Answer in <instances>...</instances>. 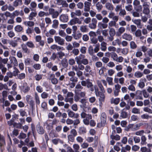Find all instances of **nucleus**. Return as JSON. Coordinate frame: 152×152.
<instances>
[{"instance_id":"nucleus-1","label":"nucleus","mask_w":152,"mask_h":152,"mask_svg":"<svg viewBox=\"0 0 152 152\" xmlns=\"http://www.w3.org/2000/svg\"><path fill=\"white\" fill-rule=\"evenodd\" d=\"M95 92L97 96L99 97V101L100 102H104L105 100V96L104 93L105 92L99 91L98 88L97 86H95Z\"/></svg>"},{"instance_id":"nucleus-2","label":"nucleus","mask_w":152,"mask_h":152,"mask_svg":"<svg viewBox=\"0 0 152 152\" xmlns=\"http://www.w3.org/2000/svg\"><path fill=\"white\" fill-rule=\"evenodd\" d=\"M31 96L30 95H27L26 96V100L27 102L29 104L30 106L32 108H33L35 106L34 102V100L31 99L30 100Z\"/></svg>"},{"instance_id":"nucleus-3","label":"nucleus","mask_w":152,"mask_h":152,"mask_svg":"<svg viewBox=\"0 0 152 152\" xmlns=\"http://www.w3.org/2000/svg\"><path fill=\"white\" fill-rule=\"evenodd\" d=\"M54 39L56 42L58 43L60 45H63L64 43V39L61 38L60 37L55 36Z\"/></svg>"},{"instance_id":"nucleus-4","label":"nucleus","mask_w":152,"mask_h":152,"mask_svg":"<svg viewBox=\"0 0 152 152\" xmlns=\"http://www.w3.org/2000/svg\"><path fill=\"white\" fill-rule=\"evenodd\" d=\"M109 34L110 37H109V40L110 41H112L113 39L114 36L115 34V31L114 28H109Z\"/></svg>"},{"instance_id":"nucleus-5","label":"nucleus","mask_w":152,"mask_h":152,"mask_svg":"<svg viewBox=\"0 0 152 152\" xmlns=\"http://www.w3.org/2000/svg\"><path fill=\"white\" fill-rule=\"evenodd\" d=\"M77 23L79 24H80L81 23V21L79 20L78 18H74L70 20L69 22L68 23V24L71 25H72Z\"/></svg>"},{"instance_id":"nucleus-6","label":"nucleus","mask_w":152,"mask_h":152,"mask_svg":"<svg viewBox=\"0 0 152 152\" xmlns=\"http://www.w3.org/2000/svg\"><path fill=\"white\" fill-rule=\"evenodd\" d=\"M143 13L148 15L150 13V10L149 5L145 3H144L143 5Z\"/></svg>"},{"instance_id":"nucleus-7","label":"nucleus","mask_w":152,"mask_h":152,"mask_svg":"<svg viewBox=\"0 0 152 152\" xmlns=\"http://www.w3.org/2000/svg\"><path fill=\"white\" fill-rule=\"evenodd\" d=\"M148 148L146 147H142L140 148L141 151L145 152L146 150H148L147 152H151V147H152V144L149 143L147 145Z\"/></svg>"},{"instance_id":"nucleus-8","label":"nucleus","mask_w":152,"mask_h":152,"mask_svg":"<svg viewBox=\"0 0 152 152\" xmlns=\"http://www.w3.org/2000/svg\"><path fill=\"white\" fill-rule=\"evenodd\" d=\"M60 20L63 22H66L68 20V16L67 14H62L59 17Z\"/></svg>"},{"instance_id":"nucleus-9","label":"nucleus","mask_w":152,"mask_h":152,"mask_svg":"<svg viewBox=\"0 0 152 152\" xmlns=\"http://www.w3.org/2000/svg\"><path fill=\"white\" fill-rule=\"evenodd\" d=\"M85 57L84 55L80 54L78 56H76L75 59L77 64H80L81 61Z\"/></svg>"},{"instance_id":"nucleus-10","label":"nucleus","mask_w":152,"mask_h":152,"mask_svg":"<svg viewBox=\"0 0 152 152\" xmlns=\"http://www.w3.org/2000/svg\"><path fill=\"white\" fill-rule=\"evenodd\" d=\"M91 5L90 2L86 1L84 3V11L85 12H89L90 10V7Z\"/></svg>"},{"instance_id":"nucleus-11","label":"nucleus","mask_w":152,"mask_h":152,"mask_svg":"<svg viewBox=\"0 0 152 152\" xmlns=\"http://www.w3.org/2000/svg\"><path fill=\"white\" fill-rule=\"evenodd\" d=\"M87 132V130L86 127L84 126H81L79 128L78 132L80 134H83Z\"/></svg>"},{"instance_id":"nucleus-12","label":"nucleus","mask_w":152,"mask_h":152,"mask_svg":"<svg viewBox=\"0 0 152 152\" xmlns=\"http://www.w3.org/2000/svg\"><path fill=\"white\" fill-rule=\"evenodd\" d=\"M8 61V58L3 59L1 57H0V68L3 66L4 65L2 63L4 64H6L7 63Z\"/></svg>"},{"instance_id":"nucleus-13","label":"nucleus","mask_w":152,"mask_h":152,"mask_svg":"<svg viewBox=\"0 0 152 152\" xmlns=\"http://www.w3.org/2000/svg\"><path fill=\"white\" fill-rule=\"evenodd\" d=\"M101 122L102 124H105L107 120V115L105 113H102L101 117Z\"/></svg>"},{"instance_id":"nucleus-14","label":"nucleus","mask_w":152,"mask_h":152,"mask_svg":"<svg viewBox=\"0 0 152 152\" xmlns=\"http://www.w3.org/2000/svg\"><path fill=\"white\" fill-rule=\"evenodd\" d=\"M125 29L124 27H121L118 29V31L116 33V36H120L125 31Z\"/></svg>"},{"instance_id":"nucleus-15","label":"nucleus","mask_w":152,"mask_h":152,"mask_svg":"<svg viewBox=\"0 0 152 152\" xmlns=\"http://www.w3.org/2000/svg\"><path fill=\"white\" fill-rule=\"evenodd\" d=\"M10 61L11 63H13L15 66L18 65V62L16 58L14 56H12L10 58Z\"/></svg>"},{"instance_id":"nucleus-16","label":"nucleus","mask_w":152,"mask_h":152,"mask_svg":"<svg viewBox=\"0 0 152 152\" xmlns=\"http://www.w3.org/2000/svg\"><path fill=\"white\" fill-rule=\"evenodd\" d=\"M122 38L124 39L129 41H130L132 39L131 35L127 33H124L122 36Z\"/></svg>"},{"instance_id":"nucleus-17","label":"nucleus","mask_w":152,"mask_h":152,"mask_svg":"<svg viewBox=\"0 0 152 152\" xmlns=\"http://www.w3.org/2000/svg\"><path fill=\"white\" fill-rule=\"evenodd\" d=\"M5 141L4 137L0 134V147L5 145Z\"/></svg>"},{"instance_id":"nucleus-18","label":"nucleus","mask_w":152,"mask_h":152,"mask_svg":"<svg viewBox=\"0 0 152 152\" xmlns=\"http://www.w3.org/2000/svg\"><path fill=\"white\" fill-rule=\"evenodd\" d=\"M61 64L62 66L66 68L68 66V64L67 60L66 58H64L61 61Z\"/></svg>"},{"instance_id":"nucleus-19","label":"nucleus","mask_w":152,"mask_h":152,"mask_svg":"<svg viewBox=\"0 0 152 152\" xmlns=\"http://www.w3.org/2000/svg\"><path fill=\"white\" fill-rule=\"evenodd\" d=\"M21 47L23 51L25 53H28L30 52L28 49L27 48L26 45L23 44L21 45Z\"/></svg>"},{"instance_id":"nucleus-20","label":"nucleus","mask_w":152,"mask_h":152,"mask_svg":"<svg viewBox=\"0 0 152 152\" xmlns=\"http://www.w3.org/2000/svg\"><path fill=\"white\" fill-rule=\"evenodd\" d=\"M105 6L106 8L108 10L112 11L113 10V5L110 3H107L105 4Z\"/></svg>"},{"instance_id":"nucleus-21","label":"nucleus","mask_w":152,"mask_h":152,"mask_svg":"<svg viewBox=\"0 0 152 152\" xmlns=\"http://www.w3.org/2000/svg\"><path fill=\"white\" fill-rule=\"evenodd\" d=\"M37 131L40 134H43L45 132V131L43 127L41 126H39L37 127Z\"/></svg>"},{"instance_id":"nucleus-22","label":"nucleus","mask_w":152,"mask_h":152,"mask_svg":"<svg viewBox=\"0 0 152 152\" xmlns=\"http://www.w3.org/2000/svg\"><path fill=\"white\" fill-rule=\"evenodd\" d=\"M22 4V0H15L13 2V6L15 7H17L19 5H21Z\"/></svg>"},{"instance_id":"nucleus-23","label":"nucleus","mask_w":152,"mask_h":152,"mask_svg":"<svg viewBox=\"0 0 152 152\" xmlns=\"http://www.w3.org/2000/svg\"><path fill=\"white\" fill-rule=\"evenodd\" d=\"M98 27L101 28H105L107 27L108 25L107 23H102V22H99L98 24Z\"/></svg>"},{"instance_id":"nucleus-24","label":"nucleus","mask_w":152,"mask_h":152,"mask_svg":"<svg viewBox=\"0 0 152 152\" xmlns=\"http://www.w3.org/2000/svg\"><path fill=\"white\" fill-rule=\"evenodd\" d=\"M37 13L36 12H31L28 17L29 19L30 20H32L33 19V17H36Z\"/></svg>"},{"instance_id":"nucleus-25","label":"nucleus","mask_w":152,"mask_h":152,"mask_svg":"<svg viewBox=\"0 0 152 152\" xmlns=\"http://www.w3.org/2000/svg\"><path fill=\"white\" fill-rule=\"evenodd\" d=\"M22 124L21 123H18L14 122L13 124V127L15 128L19 129H21L22 128Z\"/></svg>"},{"instance_id":"nucleus-26","label":"nucleus","mask_w":152,"mask_h":152,"mask_svg":"<svg viewBox=\"0 0 152 152\" xmlns=\"http://www.w3.org/2000/svg\"><path fill=\"white\" fill-rule=\"evenodd\" d=\"M134 23L137 25L138 28H142V25H141L140 20H134Z\"/></svg>"},{"instance_id":"nucleus-27","label":"nucleus","mask_w":152,"mask_h":152,"mask_svg":"<svg viewBox=\"0 0 152 152\" xmlns=\"http://www.w3.org/2000/svg\"><path fill=\"white\" fill-rule=\"evenodd\" d=\"M73 14H74L75 15H77L78 16H80L81 15V12L80 10H76L75 11V12H72L71 13V16L72 18L73 17Z\"/></svg>"},{"instance_id":"nucleus-28","label":"nucleus","mask_w":152,"mask_h":152,"mask_svg":"<svg viewBox=\"0 0 152 152\" xmlns=\"http://www.w3.org/2000/svg\"><path fill=\"white\" fill-rule=\"evenodd\" d=\"M127 113L126 112L124 111L123 110L121 112L120 117L122 118H126L127 117Z\"/></svg>"},{"instance_id":"nucleus-29","label":"nucleus","mask_w":152,"mask_h":152,"mask_svg":"<svg viewBox=\"0 0 152 152\" xmlns=\"http://www.w3.org/2000/svg\"><path fill=\"white\" fill-rule=\"evenodd\" d=\"M15 29L16 31L19 32L22 30L23 28L20 25H18L15 27Z\"/></svg>"},{"instance_id":"nucleus-30","label":"nucleus","mask_w":152,"mask_h":152,"mask_svg":"<svg viewBox=\"0 0 152 152\" xmlns=\"http://www.w3.org/2000/svg\"><path fill=\"white\" fill-rule=\"evenodd\" d=\"M111 57L114 61H117L118 57L117 55L115 52H112L111 53Z\"/></svg>"},{"instance_id":"nucleus-31","label":"nucleus","mask_w":152,"mask_h":152,"mask_svg":"<svg viewBox=\"0 0 152 152\" xmlns=\"http://www.w3.org/2000/svg\"><path fill=\"white\" fill-rule=\"evenodd\" d=\"M43 76L42 74H37L35 76L34 78L36 81H39L42 79Z\"/></svg>"},{"instance_id":"nucleus-32","label":"nucleus","mask_w":152,"mask_h":152,"mask_svg":"<svg viewBox=\"0 0 152 152\" xmlns=\"http://www.w3.org/2000/svg\"><path fill=\"white\" fill-rule=\"evenodd\" d=\"M49 135L50 138H53L56 137L55 132V131L53 129L51 130L49 134Z\"/></svg>"},{"instance_id":"nucleus-33","label":"nucleus","mask_w":152,"mask_h":152,"mask_svg":"<svg viewBox=\"0 0 152 152\" xmlns=\"http://www.w3.org/2000/svg\"><path fill=\"white\" fill-rule=\"evenodd\" d=\"M68 142H74L75 140V136H72V134H69L67 136Z\"/></svg>"},{"instance_id":"nucleus-34","label":"nucleus","mask_w":152,"mask_h":152,"mask_svg":"<svg viewBox=\"0 0 152 152\" xmlns=\"http://www.w3.org/2000/svg\"><path fill=\"white\" fill-rule=\"evenodd\" d=\"M35 99L36 104H39L40 103L39 99L37 93H35Z\"/></svg>"},{"instance_id":"nucleus-35","label":"nucleus","mask_w":152,"mask_h":152,"mask_svg":"<svg viewBox=\"0 0 152 152\" xmlns=\"http://www.w3.org/2000/svg\"><path fill=\"white\" fill-rule=\"evenodd\" d=\"M130 46L131 48L133 49H135L137 47V45L135 42L133 41L130 42Z\"/></svg>"},{"instance_id":"nucleus-36","label":"nucleus","mask_w":152,"mask_h":152,"mask_svg":"<svg viewBox=\"0 0 152 152\" xmlns=\"http://www.w3.org/2000/svg\"><path fill=\"white\" fill-rule=\"evenodd\" d=\"M64 101L66 102H69L71 104H72L73 103V99L72 97L68 98L66 97L64 99Z\"/></svg>"},{"instance_id":"nucleus-37","label":"nucleus","mask_w":152,"mask_h":152,"mask_svg":"<svg viewBox=\"0 0 152 152\" xmlns=\"http://www.w3.org/2000/svg\"><path fill=\"white\" fill-rule=\"evenodd\" d=\"M82 34L80 33H78L77 34H76V33L73 34H72L74 38L76 39H79L81 38L82 37Z\"/></svg>"},{"instance_id":"nucleus-38","label":"nucleus","mask_w":152,"mask_h":152,"mask_svg":"<svg viewBox=\"0 0 152 152\" xmlns=\"http://www.w3.org/2000/svg\"><path fill=\"white\" fill-rule=\"evenodd\" d=\"M58 20H53V24L52 25V27L54 28H56L58 26Z\"/></svg>"},{"instance_id":"nucleus-39","label":"nucleus","mask_w":152,"mask_h":152,"mask_svg":"<svg viewBox=\"0 0 152 152\" xmlns=\"http://www.w3.org/2000/svg\"><path fill=\"white\" fill-rule=\"evenodd\" d=\"M97 84L99 88L100 89V92H105L104 87L102 85L101 83L100 82H98L97 83Z\"/></svg>"},{"instance_id":"nucleus-40","label":"nucleus","mask_w":152,"mask_h":152,"mask_svg":"<svg viewBox=\"0 0 152 152\" xmlns=\"http://www.w3.org/2000/svg\"><path fill=\"white\" fill-rule=\"evenodd\" d=\"M101 49L102 51H105L107 49L106 43L104 42H102L101 44Z\"/></svg>"},{"instance_id":"nucleus-41","label":"nucleus","mask_w":152,"mask_h":152,"mask_svg":"<svg viewBox=\"0 0 152 152\" xmlns=\"http://www.w3.org/2000/svg\"><path fill=\"white\" fill-rule=\"evenodd\" d=\"M134 124H130L126 127L125 129V131H129L130 129H133Z\"/></svg>"},{"instance_id":"nucleus-42","label":"nucleus","mask_w":152,"mask_h":152,"mask_svg":"<svg viewBox=\"0 0 152 152\" xmlns=\"http://www.w3.org/2000/svg\"><path fill=\"white\" fill-rule=\"evenodd\" d=\"M67 112H68V115L69 117L71 118L74 117L75 115V113L74 112L69 110H67Z\"/></svg>"},{"instance_id":"nucleus-43","label":"nucleus","mask_w":152,"mask_h":152,"mask_svg":"<svg viewBox=\"0 0 152 152\" xmlns=\"http://www.w3.org/2000/svg\"><path fill=\"white\" fill-rule=\"evenodd\" d=\"M120 101V99L119 98H116L115 99H113V101H111L112 103H113L117 105L119 102Z\"/></svg>"},{"instance_id":"nucleus-44","label":"nucleus","mask_w":152,"mask_h":152,"mask_svg":"<svg viewBox=\"0 0 152 152\" xmlns=\"http://www.w3.org/2000/svg\"><path fill=\"white\" fill-rule=\"evenodd\" d=\"M141 144L142 145H145L146 144V138L145 136H142L141 137Z\"/></svg>"},{"instance_id":"nucleus-45","label":"nucleus","mask_w":152,"mask_h":152,"mask_svg":"<svg viewBox=\"0 0 152 152\" xmlns=\"http://www.w3.org/2000/svg\"><path fill=\"white\" fill-rule=\"evenodd\" d=\"M143 74L140 72H136L134 74V76L137 78H140L143 76Z\"/></svg>"},{"instance_id":"nucleus-46","label":"nucleus","mask_w":152,"mask_h":152,"mask_svg":"<svg viewBox=\"0 0 152 152\" xmlns=\"http://www.w3.org/2000/svg\"><path fill=\"white\" fill-rule=\"evenodd\" d=\"M26 45L30 48H33L34 47V44L31 41L28 42L26 43Z\"/></svg>"},{"instance_id":"nucleus-47","label":"nucleus","mask_w":152,"mask_h":152,"mask_svg":"<svg viewBox=\"0 0 152 152\" xmlns=\"http://www.w3.org/2000/svg\"><path fill=\"white\" fill-rule=\"evenodd\" d=\"M33 67L36 70H38L40 69L41 65L39 64H36L34 65Z\"/></svg>"},{"instance_id":"nucleus-48","label":"nucleus","mask_w":152,"mask_h":152,"mask_svg":"<svg viewBox=\"0 0 152 152\" xmlns=\"http://www.w3.org/2000/svg\"><path fill=\"white\" fill-rule=\"evenodd\" d=\"M132 112L135 114H140V110L136 107H134L133 108Z\"/></svg>"},{"instance_id":"nucleus-49","label":"nucleus","mask_w":152,"mask_h":152,"mask_svg":"<svg viewBox=\"0 0 152 152\" xmlns=\"http://www.w3.org/2000/svg\"><path fill=\"white\" fill-rule=\"evenodd\" d=\"M73 148L76 152H79L78 150L80 148L79 145L77 144H75L73 145Z\"/></svg>"},{"instance_id":"nucleus-50","label":"nucleus","mask_w":152,"mask_h":152,"mask_svg":"<svg viewBox=\"0 0 152 152\" xmlns=\"http://www.w3.org/2000/svg\"><path fill=\"white\" fill-rule=\"evenodd\" d=\"M96 9L97 10L99 11L102 8V4H101V3L99 2H98L96 4Z\"/></svg>"},{"instance_id":"nucleus-51","label":"nucleus","mask_w":152,"mask_h":152,"mask_svg":"<svg viewBox=\"0 0 152 152\" xmlns=\"http://www.w3.org/2000/svg\"><path fill=\"white\" fill-rule=\"evenodd\" d=\"M88 53L90 55H92L94 54L93 49L91 45L88 48Z\"/></svg>"},{"instance_id":"nucleus-52","label":"nucleus","mask_w":152,"mask_h":152,"mask_svg":"<svg viewBox=\"0 0 152 152\" xmlns=\"http://www.w3.org/2000/svg\"><path fill=\"white\" fill-rule=\"evenodd\" d=\"M49 80H50L51 83L53 84L56 85L58 83V80L56 78L49 79Z\"/></svg>"},{"instance_id":"nucleus-53","label":"nucleus","mask_w":152,"mask_h":152,"mask_svg":"<svg viewBox=\"0 0 152 152\" xmlns=\"http://www.w3.org/2000/svg\"><path fill=\"white\" fill-rule=\"evenodd\" d=\"M116 23L113 21H111L109 23V28H110V27L113 26H115Z\"/></svg>"},{"instance_id":"nucleus-54","label":"nucleus","mask_w":152,"mask_h":152,"mask_svg":"<svg viewBox=\"0 0 152 152\" xmlns=\"http://www.w3.org/2000/svg\"><path fill=\"white\" fill-rule=\"evenodd\" d=\"M14 69H15V71H13L14 76H15L18 75V74L20 73V71L15 66L14 67Z\"/></svg>"},{"instance_id":"nucleus-55","label":"nucleus","mask_w":152,"mask_h":152,"mask_svg":"<svg viewBox=\"0 0 152 152\" xmlns=\"http://www.w3.org/2000/svg\"><path fill=\"white\" fill-rule=\"evenodd\" d=\"M47 126L46 127V129L48 130H50L53 128V126L51 123L48 124H47Z\"/></svg>"},{"instance_id":"nucleus-56","label":"nucleus","mask_w":152,"mask_h":152,"mask_svg":"<svg viewBox=\"0 0 152 152\" xmlns=\"http://www.w3.org/2000/svg\"><path fill=\"white\" fill-rule=\"evenodd\" d=\"M75 56L78 55L79 53V51L78 49L74 48L72 52Z\"/></svg>"},{"instance_id":"nucleus-57","label":"nucleus","mask_w":152,"mask_h":152,"mask_svg":"<svg viewBox=\"0 0 152 152\" xmlns=\"http://www.w3.org/2000/svg\"><path fill=\"white\" fill-rule=\"evenodd\" d=\"M135 35L137 37H140L141 35V31L139 29H138L135 32Z\"/></svg>"},{"instance_id":"nucleus-58","label":"nucleus","mask_w":152,"mask_h":152,"mask_svg":"<svg viewBox=\"0 0 152 152\" xmlns=\"http://www.w3.org/2000/svg\"><path fill=\"white\" fill-rule=\"evenodd\" d=\"M86 86L88 88H91L93 86L92 83L90 81L89 79L87 80V83Z\"/></svg>"},{"instance_id":"nucleus-59","label":"nucleus","mask_w":152,"mask_h":152,"mask_svg":"<svg viewBox=\"0 0 152 152\" xmlns=\"http://www.w3.org/2000/svg\"><path fill=\"white\" fill-rule=\"evenodd\" d=\"M69 80L70 81L74 83L78 81L77 78L75 76L70 77Z\"/></svg>"},{"instance_id":"nucleus-60","label":"nucleus","mask_w":152,"mask_h":152,"mask_svg":"<svg viewBox=\"0 0 152 152\" xmlns=\"http://www.w3.org/2000/svg\"><path fill=\"white\" fill-rule=\"evenodd\" d=\"M25 77V74L24 73H21L19 74L18 76V78L22 80L24 79Z\"/></svg>"},{"instance_id":"nucleus-61","label":"nucleus","mask_w":152,"mask_h":152,"mask_svg":"<svg viewBox=\"0 0 152 152\" xmlns=\"http://www.w3.org/2000/svg\"><path fill=\"white\" fill-rule=\"evenodd\" d=\"M56 54L58 55V58L60 59H62L63 56H64V53L61 51L57 52Z\"/></svg>"},{"instance_id":"nucleus-62","label":"nucleus","mask_w":152,"mask_h":152,"mask_svg":"<svg viewBox=\"0 0 152 152\" xmlns=\"http://www.w3.org/2000/svg\"><path fill=\"white\" fill-rule=\"evenodd\" d=\"M70 133L72 136L75 137L77 134V132L75 129H72L70 131Z\"/></svg>"},{"instance_id":"nucleus-63","label":"nucleus","mask_w":152,"mask_h":152,"mask_svg":"<svg viewBox=\"0 0 152 152\" xmlns=\"http://www.w3.org/2000/svg\"><path fill=\"white\" fill-rule=\"evenodd\" d=\"M143 110L146 112H148L149 113L152 114V110L148 107H145L144 108Z\"/></svg>"},{"instance_id":"nucleus-64","label":"nucleus","mask_w":152,"mask_h":152,"mask_svg":"<svg viewBox=\"0 0 152 152\" xmlns=\"http://www.w3.org/2000/svg\"><path fill=\"white\" fill-rule=\"evenodd\" d=\"M80 30L82 32H86L87 31V28L86 26H81Z\"/></svg>"}]
</instances>
